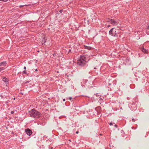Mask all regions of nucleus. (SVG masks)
<instances>
[{"mask_svg":"<svg viewBox=\"0 0 149 149\" xmlns=\"http://www.w3.org/2000/svg\"><path fill=\"white\" fill-rule=\"evenodd\" d=\"M14 100L15 99V98H14Z\"/></svg>","mask_w":149,"mask_h":149,"instance_id":"nucleus-30","label":"nucleus"},{"mask_svg":"<svg viewBox=\"0 0 149 149\" xmlns=\"http://www.w3.org/2000/svg\"><path fill=\"white\" fill-rule=\"evenodd\" d=\"M94 69H96V68H94Z\"/></svg>","mask_w":149,"mask_h":149,"instance_id":"nucleus-29","label":"nucleus"},{"mask_svg":"<svg viewBox=\"0 0 149 149\" xmlns=\"http://www.w3.org/2000/svg\"><path fill=\"white\" fill-rule=\"evenodd\" d=\"M5 69V68L2 66H0V72L1 71Z\"/></svg>","mask_w":149,"mask_h":149,"instance_id":"nucleus-10","label":"nucleus"},{"mask_svg":"<svg viewBox=\"0 0 149 149\" xmlns=\"http://www.w3.org/2000/svg\"><path fill=\"white\" fill-rule=\"evenodd\" d=\"M2 80L3 81L6 82H7L8 81V79L5 77H3L2 79Z\"/></svg>","mask_w":149,"mask_h":149,"instance_id":"nucleus-9","label":"nucleus"},{"mask_svg":"<svg viewBox=\"0 0 149 149\" xmlns=\"http://www.w3.org/2000/svg\"><path fill=\"white\" fill-rule=\"evenodd\" d=\"M88 82H86L85 84H86V85L87 86H88V87H92V86H89V85H88Z\"/></svg>","mask_w":149,"mask_h":149,"instance_id":"nucleus-11","label":"nucleus"},{"mask_svg":"<svg viewBox=\"0 0 149 149\" xmlns=\"http://www.w3.org/2000/svg\"><path fill=\"white\" fill-rule=\"evenodd\" d=\"M86 58L84 56H81L78 61L77 64L80 66H84L86 63Z\"/></svg>","mask_w":149,"mask_h":149,"instance_id":"nucleus-3","label":"nucleus"},{"mask_svg":"<svg viewBox=\"0 0 149 149\" xmlns=\"http://www.w3.org/2000/svg\"><path fill=\"white\" fill-rule=\"evenodd\" d=\"M71 99H72V97H69V99H70V100H71Z\"/></svg>","mask_w":149,"mask_h":149,"instance_id":"nucleus-23","label":"nucleus"},{"mask_svg":"<svg viewBox=\"0 0 149 149\" xmlns=\"http://www.w3.org/2000/svg\"><path fill=\"white\" fill-rule=\"evenodd\" d=\"M109 125H113V123H109Z\"/></svg>","mask_w":149,"mask_h":149,"instance_id":"nucleus-15","label":"nucleus"},{"mask_svg":"<svg viewBox=\"0 0 149 149\" xmlns=\"http://www.w3.org/2000/svg\"><path fill=\"white\" fill-rule=\"evenodd\" d=\"M14 113V111H11V113L12 114H13V113Z\"/></svg>","mask_w":149,"mask_h":149,"instance_id":"nucleus-17","label":"nucleus"},{"mask_svg":"<svg viewBox=\"0 0 149 149\" xmlns=\"http://www.w3.org/2000/svg\"><path fill=\"white\" fill-rule=\"evenodd\" d=\"M84 48L85 49H88V50H90L91 47L90 46H88L86 45L84 46Z\"/></svg>","mask_w":149,"mask_h":149,"instance_id":"nucleus-8","label":"nucleus"},{"mask_svg":"<svg viewBox=\"0 0 149 149\" xmlns=\"http://www.w3.org/2000/svg\"><path fill=\"white\" fill-rule=\"evenodd\" d=\"M29 113L30 117L34 118H39L41 116V113L34 109L29 111Z\"/></svg>","mask_w":149,"mask_h":149,"instance_id":"nucleus-1","label":"nucleus"},{"mask_svg":"<svg viewBox=\"0 0 149 149\" xmlns=\"http://www.w3.org/2000/svg\"><path fill=\"white\" fill-rule=\"evenodd\" d=\"M24 70H26V67L25 66H24Z\"/></svg>","mask_w":149,"mask_h":149,"instance_id":"nucleus-19","label":"nucleus"},{"mask_svg":"<svg viewBox=\"0 0 149 149\" xmlns=\"http://www.w3.org/2000/svg\"><path fill=\"white\" fill-rule=\"evenodd\" d=\"M63 10H60L59 11V12L60 13H62V12H63Z\"/></svg>","mask_w":149,"mask_h":149,"instance_id":"nucleus-13","label":"nucleus"},{"mask_svg":"<svg viewBox=\"0 0 149 149\" xmlns=\"http://www.w3.org/2000/svg\"><path fill=\"white\" fill-rule=\"evenodd\" d=\"M78 133H79V131H77L76 132V134H78Z\"/></svg>","mask_w":149,"mask_h":149,"instance_id":"nucleus-20","label":"nucleus"},{"mask_svg":"<svg viewBox=\"0 0 149 149\" xmlns=\"http://www.w3.org/2000/svg\"><path fill=\"white\" fill-rule=\"evenodd\" d=\"M114 127H117V125H114Z\"/></svg>","mask_w":149,"mask_h":149,"instance_id":"nucleus-21","label":"nucleus"},{"mask_svg":"<svg viewBox=\"0 0 149 149\" xmlns=\"http://www.w3.org/2000/svg\"><path fill=\"white\" fill-rule=\"evenodd\" d=\"M1 98H3V96H2V95H1Z\"/></svg>","mask_w":149,"mask_h":149,"instance_id":"nucleus-22","label":"nucleus"},{"mask_svg":"<svg viewBox=\"0 0 149 149\" xmlns=\"http://www.w3.org/2000/svg\"><path fill=\"white\" fill-rule=\"evenodd\" d=\"M148 29H149V26H148Z\"/></svg>","mask_w":149,"mask_h":149,"instance_id":"nucleus-26","label":"nucleus"},{"mask_svg":"<svg viewBox=\"0 0 149 149\" xmlns=\"http://www.w3.org/2000/svg\"><path fill=\"white\" fill-rule=\"evenodd\" d=\"M132 120L133 122H134L135 121V120H134V119H133L132 118Z\"/></svg>","mask_w":149,"mask_h":149,"instance_id":"nucleus-18","label":"nucleus"},{"mask_svg":"<svg viewBox=\"0 0 149 149\" xmlns=\"http://www.w3.org/2000/svg\"><path fill=\"white\" fill-rule=\"evenodd\" d=\"M70 51H71V50H70H70H69V52H70Z\"/></svg>","mask_w":149,"mask_h":149,"instance_id":"nucleus-27","label":"nucleus"},{"mask_svg":"<svg viewBox=\"0 0 149 149\" xmlns=\"http://www.w3.org/2000/svg\"><path fill=\"white\" fill-rule=\"evenodd\" d=\"M35 71H38V70L37 69H36L35 70Z\"/></svg>","mask_w":149,"mask_h":149,"instance_id":"nucleus-25","label":"nucleus"},{"mask_svg":"<svg viewBox=\"0 0 149 149\" xmlns=\"http://www.w3.org/2000/svg\"><path fill=\"white\" fill-rule=\"evenodd\" d=\"M95 95H96V96H98L99 95H98V93H96V94H94Z\"/></svg>","mask_w":149,"mask_h":149,"instance_id":"nucleus-16","label":"nucleus"},{"mask_svg":"<svg viewBox=\"0 0 149 149\" xmlns=\"http://www.w3.org/2000/svg\"><path fill=\"white\" fill-rule=\"evenodd\" d=\"M141 50L143 52L145 53H147L148 51L146 49L144 48L143 47H142Z\"/></svg>","mask_w":149,"mask_h":149,"instance_id":"nucleus-7","label":"nucleus"},{"mask_svg":"<svg viewBox=\"0 0 149 149\" xmlns=\"http://www.w3.org/2000/svg\"><path fill=\"white\" fill-rule=\"evenodd\" d=\"M25 132L27 135L29 136L31 135L32 133V131L29 129H25Z\"/></svg>","mask_w":149,"mask_h":149,"instance_id":"nucleus-5","label":"nucleus"},{"mask_svg":"<svg viewBox=\"0 0 149 149\" xmlns=\"http://www.w3.org/2000/svg\"><path fill=\"white\" fill-rule=\"evenodd\" d=\"M120 31L118 29L114 27L111 29L109 31V34L112 36L118 37Z\"/></svg>","mask_w":149,"mask_h":149,"instance_id":"nucleus-2","label":"nucleus"},{"mask_svg":"<svg viewBox=\"0 0 149 149\" xmlns=\"http://www.w3.org/2000/svg\"><path fill=\"white\" fill-rule=\"evenodd\" d=\"M52 148H51V149H52Z\"/></svg>","mask_w":149,"mask_h":149,"instance_id":"nucleus-31","label":"nucleus"},{"mask_svg":"<svg viewBox=\"0 0 149 149\" xmlns=\"http://www.w3.org/2000/svg\"><path fill=\"white\" fill-rule=\"evenodd\" d=\"M23 72L24 74H26V71L25 70L23 71Z\"/></svg>","mask_w":149,"mask_h":149,"instance_id":"nucleus-14","label":"nucleus"},{"mask_svg":"<svg viewBox=\"0 0 149 149\" xmlns=\"http://www.w3.org/2000/svg\"><path fill=\"white\" fill-rule=\"evenodd\" d=\"M109 26H109V25H108V27H109Z\"/></svg>","mask_w":149,"mask_h":149,"instance_id":"nucleus-28","label":"nucleus"},{"mask_svg":"<svg viewBox=\"0 0 149 149\" xmlns=\"http://www.w3.org/2000/svg\"><path fill=\"white\" fill-rule=\"evenodd\" d=\"M63 101L64 102L65 101V99H64L63 100Z\"/></svg>","mask_w":149,"mask_h":149,"instance_id":"nucleus-24","label":"nucleus"},{"mask_svg":"<svg viewBox=\"0 0 149 149\" xmlns=\"http://www.w3.org/2000/svg\"><path fill=\"white\" fill-rule=\"evenodd\" d=\"M6 61H4L2 62H1L0 63V66H2L4 67L6 66Z\"/></svg>","mask_w":149,"mask_h":149,"instance_id":"nucleus-6","label":"nucleus"},{"mask_svg":"<svg viewBox=\"0 0 149 149\" xmlns=\"http://www.w3.org/2000/svg\"><path fill=\"white\" fill-rule=\"evenodd\" d=\"M107 21L110 22L114 26H117L118 22L113 19L108 18L107 19Z\"/></svg>","mask_w":149,"mask_h":149,"instance_id":"nucleus-4","label":"nucleus"},{"mask_svg":"<svg viewBox=\"0 0 149 149\" xmlns=\"http://www.w3.org/2000/svg\"><path fill=\"white\" fill-rule=\"evenodd\" d=\"M8 0H0V1H3L4 2L7 1Z\"/></svg>","mask_w":149,"mask_h":149,"instance_id":"nucleus-12","label":"nucleus"}]
</instances>
